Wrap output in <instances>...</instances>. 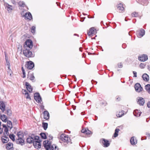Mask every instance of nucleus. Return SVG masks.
<instances>
[{
    "instance_id": "f03ea898",
    "label": "nucleus",
    "mask_w": 150,
    "mask_h": 150,
    "mask_svg": "<svg viewBox=\"0 0 150 150\" xmlns=\"http://www.w3.org/2000/svg\"><path fill=\"white\" fill-rule=\"evenodd\" d=\"M60 139L63 142L68 144H71L72 143L71 140L68 135L65 134H62L60 137Z\"/></svg>"
},
{
    "instance_id": "f8f14e48",
    "label": "nucleus",
    "mask_w": 150,
    "mask_h": 150,
    "mask_svg": "<svg viewBox=\"0 0 150 150\" xmlns=\"http://www.w3.org/2000/svg\"><path fill=\"white\" fill-rule=\"evenodd\" d=\"M139 60L142 62H144L148 59V56L145 54H142L141 56L139 57Z\"/></svg>"
},
{
    "instance_id": "8fccbe9b",
    "label": "nucleus",
    "mask_w": 150,
    "mask_h": 150,
    "mask_svg": "<svg viewBox=\"0 0 150 150\" xmlns=\"http://www.w3.org/2000/svg\"><path fill=\"white\" fill-rule=\"evenodd\" d=\"M147 106L148 108H150V102L147 103Z\"/></svg>"
},
{
    "instance_id": "39448f33",
    "label": "nucleus",
    "mask_w": 150,
    "mask_h": 150,
    "mask_svg": "<svg viewBox=\"0 0 150 150\" xmlns=\"http://www.w3.org/2000/svg\"><path fill=\"white\" fill-rule=\"evenodd\" d=\"M33 47V44L32 41L28 39L25 42V45H24L25 48L31 49Z\"/></svg>"
},
{
    "instance_id": "0eeeda50",
    "label": "nucleus",
    "mask_w": 150,
    "mask_h": 150,
    "mask_svg": "<svg viewBox=\"0 0 150 150\" xmlns=\"http://www.w3.org/2000/svg\"><path fill=\"white\" fill-rule=\"evenodd\" d=\"M145 30L143 29H140V30H137V34L139 38H141L145 34Z\"/></svg>"
},
{
    "instance_id": "bf43d9fd",
    "label": "nucleus",
    "mask_w": 150,
    "mask_h": 150,
    "mask_svg": "<svg viewBox=\"0 0 150 150\" xmlns=\"http://www.w3.org/2000/svg\"><path fill=\"white\" fill-rule=\"evenodd\" d=\"M89 102V100H88V101H87L86 102V104H88V103Z\"/></svg>"
},
{
    "instance_id": "58836bf2",
    "label": "nucleus",
    "mask_w": 150,
    "mask_h": 150,
    "mask_svg": "<svg viewBox=\"0 0 150 150\" xmlns=\"http://www.w3.org/2000/svg\"><path fill=\"white\" fill-rule=\"evenodd\" d=\"M42 127L44 130H46L47 129L48 127V124L47 123L43 122L42 123Z\"/></svg>"
},
{
    "instance_id": "5fc2aeb1",
    "label": "nucleus",
    "mask_w": 150,
    "mask_h": 150,
    "mask_svg": "<svg viewBox=\"0 0 150 150\" xmlns=\"http://www.w3.org/2000/svg\"><path fill=\"white\" fill-rule=\"evenodd\" d=\"M81 21L83 22L84 21V19L82 18L80 20Z\"/></svg>"
},
{
    "instance_id": "7c9ffc66",
    "label": "nucleus",
    "mask_w": 150,
    "mask_h": 150,
    "mask_svg": "<svg viewBox=\"0 0 150 150\" xmlns=\"http://www.w3.org/2000/svg\"><path fill=\"white\" fill-rule=\"evenodd\" d=\"M24 92L25 93L24 94L25 96V97L27 99H29L30 100H31V98L30 96H29V95L28 92L25 90L24 91Z\"/></svg>"
},
{
    "instance_id": "393cba45",
    "label": "nucleus",
    "mask_w": 150,
    "mask_h": 150,
    "mask_svg": "<svg viewBox=\"0 0 150 150\" xmlns=\"http://www.w3.org/2000/svg\"><path fill=\"white\" fill-rule=\"evenodd\" d=\"M141 112L140 110H136L134 111L133 114L136 117H139L140 116Z\"/></svg>"
},
{
    "instance_id": "7ed1b4c3",
    "label": "nucleus",
    "mask_w": 150,
    "mask_h": 150,
    "mask_svg": "<svg viewBox=\"0 0 150 150\" xmlns=\"http://www.w3.org/2000/svg\"><path fill=\"white\" fill-rule=\"evenodd\" d=\"M41 141L39 139V137L38 136H36L34 137V141L33 142V145L35 147L38 149L41 147L40 142Z\"/></svg>"
},
{
    "instance_id": "4468645a",
    "label": "nucleus",
    "mask_w": 150,
    "mask_h": 150,
    "mask_svg": "<svg viewBox=\"0 0 150 150\" xmlns=\"http://www.w3.org/2000/svg\"><path fill=\"white\" fill-rule=\"evenodd\" d=\"M25 18L26 20H30L32 18V16L30 12L26 13L23 16Z\"/></svg>"
},
{
    "instance_id": "e433bc0d",
    "label": "nucleus",
    "mask_w": 150,
    "mask_h": 150,
    "mask_svg": "<svg viewBox=\"0 0 150 150\" xmlns=\"http://www.w3.org/2000/svg\"><path fill=\"white\" fill-rule=\"evenodd\" d=\"M120 129H116L115 130V132L113 136L115 137H117L118 135V133Z\"/></svg>"
},
{
    "instance_id": "20e7f679",
    "label": "nucleus",
    "mask_w": 150,
    "mask_h": 150,
    "mask_svg": "<svg viewBox=\"0 0 150 150\" xmlns=\"http://www.w3.org/2000/svg\"><path fill=\"white\" fill-rule=\"evenodd\" d=\"M28 49H25L23 51V52L24 55L28 57H33L34 55L32 52Z\"/></svg>"
},
{
    "instance_id": "6e6552de",
    "label": "nucleus",
    "mask_w": 150,
    "mask_h": 150,
    "mask_svg": "<svg viewBox=\"0 0 150 150\" xmlns=\"http://www.w3.org/2000/svg\"><path fill=\"white\" fill-rule=\"evenodd\" d=\"M96 33V31L94 27L90 28L88 32V36L91 37L93 34H95Z\"/></svg>"
},
{
    "instance_id": "6e6d98bb",
    "label": "nucleus",
    "mask_w": 150,
    "mask_h": 150,
    "mask_svg": "<svg viewBox=\"0 0 150 150\" xmlns=\"http://www.w3.org/2000/svg\"><path fill=\"white\" fill-rule=\"evenodd\" d=\"M21 69H22V71H23V70H24V68L23 67H22V68H21Z\"/></svg>"
},
{
    "instance_id": "ddd939ff",
    "label": "nucleus",
    "mask_w": 150,
    "mask_h": 150,
    "mask_svg": "<svg viewBox=\"0 0 150 150\" xmlns=\"http://www.w3.org/2000/svg\"><path fill=\"white\" fill-rule=\"evenodd\" d=\"M9 133L7 135H4V136L1 138V140L3 143H7L9 141L8 137Z\"/></svg>"
},
{
    "instance_id": "a211bd4d",
    "label": "nucleus",
    "mask_w": 150,
    "mask_h": 150,
    "mask_svg": "<svg viewBox=\"0 0 150 150\" xmlns=\"http://www.w3.org/2000/svg\"><path fill=\"white\" fill-rule=\"evenodd\" d=\"M44 118L45 119L47 120L50 117V115L49 112L47 110L44 111L43 112Z\"/></svg>"
},
{
    "instance_id": "f257e3e1",
    "label": "nucleus",
    "mask_w": 150,
    "mask_h": 150,
    "mask_svg": "<svg viewBox=\"0 0 150 150\" xmlns=\"http://www.w3.org/2000/svg\"><path fill=\"white\" fill-rule=\"evenodd\" d=\"M44 146L47 150H58V148L56 145H52L48 141H45L43 142Z\"/></svg>"
},
{
    "instance_id": "a19ab883",
    "label": "nucleus",
    "mask_w": 150,
    "mask_h": 150,
    "mask_svg": "<svg viewBox=\"0 0 150 150\" xmlns=\"http://www.w3.org/2000/svg\"><path fill=\"white\" fill-rule=\"evenodd\" d=\"M18 4L20 6L24 7L25 6V3L23 1H20L18 3Z\"/></svg>"
},
{
    "instance_id": "a878e982",
    "label": "nucleus",
    "mask_w": 150,
    "mask_h": 150,
    "mask_svg": "<svg viewBox=\"0 0 150 150\" xmlns=\"http://www.w3.org/2000/svg\"><path fill=\"white\" fill-rule=\"evenodd\" d=\"M117 9L120 11V12H121L124 10V8L123 6V5L121 4H120L117 5Z\"/></svg>"
},
{
    "instance_id": "b1692460",
    "label": "nucleus",
    "mask_w": 150,
    "mask_h": 150,
    "mask_svg": "<svg viewBox=\"0 0 150 150\" xmlns=\"http://www.w3.org/2000/svg\"><path fill=\"white\" fill-rule=\"evenodd\" d=\"M142 77L143 80L145 81H147L149 80V76L146 74H144L142 75Z\"/></svg>"
},
{
    "instance_id": "9d476101",
    "label": "nucleus",
    "mask_w": 150,
    "mask_h": 150,
    "mask_svg": "<svg viewBox=\"0 0 150 150\" xmlns=\"http://www.w3.org/2000/svg\"><path fill=\"white\" fill-rule=\"evenodd\" d=\"M134 88L135 91L138 92H140L143 89L140 84L138 83H136L135 85Z\"/></svg>"
},
{
    "instance_id": "4d7b16f0",
    "label": "nucleus",
    "mask_w": 150,
    "mask_h": 150,
    "mask_svg": "<svg viewBox=\"0 0 150 150\" xmlns=\"http://www.w3.org/2000/svg\"><path fill=\"white\" fill-rule=\"evenodd\" d=\"M8 65V66H9V65H10V64L9 62H8V64H7Z\"/></svg>"
},
{
    "instance_id": "f704fd0d",
    "label": "nucleus",
    "mask_w": 150,
    "mask_h": 150,
    "mask_svg": "<svg viewBox=\"0 0 150 150\" xmlns=\"http://www.w3.org/2000/svg\"><path fill=\"white\" fill-rule=\"evenodd\" d=\"M125 111L123 110L121 112H120L119 113L117 114V116L118 117H122L124 115Z\"/></svg>"
},
{
    "instance_id": "423d86ee",
    "label": "nucleus",
    "mask_w": 150,
    "mask_h": 150,
    "mask_svg": "<svg viewBox=\"0 0 150 150\" xmlns=\"http://www.w3.org/2000/svg\"><path fill=\"white\" fill-rule=\"evenodd\" d=\"M25 66L28 69L31 70L34 67V63L31 61L27 62V63L25 64Z\"/></svg>"
},
{
    "instance_id": "c756f323",
    "label": "nucleus",
    "mask_w": 150,
    "mask_h": 150,
    "mask_svg": "<svg viewBox=\"0 0 150 150\" xmlns=\"http://www.w3.org/2000/svg\"><path fill=\"white\" fill-rule=\"evenodd\" d=\"M6 147L7 150H10L13 147V144L9 142L6 144Z\"/></svg>"
},
{
    "instance_id": "ea45409f",
    "label": "nucleus",
    "mask_w": 150,
    "mask_h": 150,
    "mask_svg": "<svg viewBox=\"0 0 150 150\" xmlns=\"http://www.w3.org/2000/svg\"><path fill=\"white\" fill-rule=\"evenodd\" d=\"M40 135L43 139H46L47 138V137L45 133H41L40 134Z\"/></svg>"
},
{
    "instance_id": "c03bdc74",
    "label": "nucleus",
    "mask_w": 150,
    "mask_h": 150,
    "mask_svg": "<svg viewBox=\"0 0 150 150\" xmlns=\"http://www.w3.org/2000/svg\"><path fill=\"white\" fill-rule=\"evenodd\" d=\"M35 79L34 75L33 74H31L30 76L29 79L31 81Z\"/></svg>"
},
{
    "instance_id": "1a4fd4ad",
    "label": "nucleus",
    "mask_w": 150,
    "mask_h": 150,
    "mask_svg": "<svg viewBox=\"0 0 150 150\" xmlns=\"http://www.w3.org/2000/svg\"><path fill=\"white\" fill-rule=\"evenodd\" d=\"M34 99L38 103H41L42 101V99L39 93H36L34 94Z\"/></svg>"
},
{
    "instance_id": "603ef678",
    "label": "nucleus",
    "mask_w": 150,
    "mask_h": 150,
    "mask_svg": "<svg viewBox=\"0 0 150 150\" xmlns=\"http://www.w3.org/2000/svg\"><path fill=\"white\" fill-rule=\"evenodd\" d=\"M116 100L117 101H119L120 100V98L119 97H118L117 98Z\"/></svg>"
},
{
    "instance_id": "aec40b11",
    "label": "nucleus",
    "mask_w": 150,
    "mask_h": 150,
    "mask_svg": "<svg viewBox=\"0 0 150 150\" xmlns=\"http://www.w3.org/2000/svg\"><path fill=\"white\" fill-rule=\"evenodd\" d=\"M136 1L139 3L143 5H146L148 3L147 0H136Z\"/></svg>"
},
{
    "instance_id": "cd10ccee",
    "label": "nucleus",
    "mask_w": 150,
    "mask_h": 150,
    "mask_svg": "<svg viewBox=\"0 0 150 150\" xmlns=\"http://www.w3.org/2000/svg\"><path fill=\"white\" fill-rule=\"evenodd\" d=\"M130 142L132 145H134L137 144V141L136 139H134V137L131 138Z\"/></svg>"
},
{
    "instance_id": "9b49d317",
    "label": "nucleus",
    "mask_w": 150,
    "mask_h": 150,
    "mask_svg": "<svg viewBox=\"0 0 150 150\" xmlns=\"http://www.w3.org/2000/svg\"><path fill=\"white\" fill-rule=\"evenodd\" d=\"M100 142H101L103 146L105 147H107L110 145V143L108 141L105 140L104 139H103L100 140Z\"/></svg>"
},
{
    "instance_id": "473e14b6",
    "label": "nucleus",
    "mask_w": 150,
    "mask_h": 150,
    "mask_svg": "<svg viewBox=\"0 0 150 150\" xmlns=\"http://www.w3.org/2000/svg\"><path fill=\"white\" fill-rule=\"evenodd\" d=\"M145 89L150 94V84H148L145 86Z\"/></svg>"
},
{
    "instance_id": "49530a36",
    "label": "nucleus",
    "mask_w": 150,
    "mask_h": 150,
    "mask_svg": "<svg viewBox=\"0 0 150 150\" xmlns=\"http://www.w3.org/2000/svg\"><path fill=\"white\" fill-rule=\"evenodd\" d=\"M22 73L23 75V77L24 78L25 77V70L22 71Z\"/></svg>"
},
{
    "instance_id": "dca6fc26",
    "label": "nucleus",
    "mask_w": 150,
    "mask_h": 150,
    "mask_svg": "<svg viewBox=\"0 0 150 150\" xmlns=\"http://www.w3.org/2000/svg\"><path fill=\"white\" fill-rule=\"evenodd\" d=\"M4 5L8 12H10L12 10V6L9 5L7 3H5Z\"/></svg>"
},
{
    "instance_id": "72a5a7b5",
    "label": "nucleus",
    "mask_w": 150,
    "mask_h": 150,
    "mask_svg": "<svg viewBox=\"0 0 150 150\" xmlns=\"http://www.w3.org/2000/svg\"><path fill=\"white\" fill-rule=\"evenodd\" d=\"M7 126L8 127L10 128V129H11L13 126L12 123L11 121H7Z\"/></svg>"
},
{
    "instance_id": "5701e85b",
    "label": "nucleus",
    "mask_w": 150,
    "mask_h": 150,
    "mask_svg": "<svg viewBox=\"0 0 150 150\" xmlns=\"http://www.w3.org/2000/svg\"><path fill=\"white\" fill-rule=\"evenodd\" d=\"M81 132L86 134H92L91 132L88 129H82L81 130Z\"/></svg>"
},
{
    "instance_id": "c85d7f7f",
    "label": "nucleus",
    "mask_w": 150,
    "mask_h": 150,
    "mask_svg": "<svg viewBox=\"0 0 150 150\" xmlns=\"http://www.w3.org/2000/svg\"><path fill=\"white\" fill-rule=\"evenodd\" d=\"M0 118H1L2 121L4 122H6L7 121V116L4 115H1L0 117Z\"/></svg>"
},
{
    "instance_id": "864d4df0",
    "label": "nucleus",
    "mask_w": 150,
    "mask_h": 150,
    "mask_svg": "<svg viewBox=\"0 0 150 150\" xmlns=\"http://www.w3.org/2000/svg\"><path fill=\"white\" fill-rule=\"evenodd\" d=\"M8 69L9 70H11V69H10V65H9V66H8Z\"/></svg>"
},
{
    "instance_id": "052dcab7",
    "label": "nucleus",
    "mask_w": 150,
    "mask_h": 150,
    "mask_svg": "<svg viewBox=\"0 0 150 150\" xmlns=\"http://www.w3.org/2000/svg\"><path fill=\"white\" fill-rule=\"evenodd\" d=\"M125 21H127V20H126V19H125Z\"/></svg>"
},
{
    "instance_id": "13d9d810",
    "label": "nucleus",
    "mask_w": 150,
    "mask_h": 150,
    "mask_svg": "<svg viewBox=\"0 0 150 150\" xmlns=\"http://www.w3.org/2000/svg\"><path fill=\"white\" fill-rule=\"evenodd\" d=\"M74 35H76L78 36H79V35H77V34H74Z\"/></svg>"
},
{
    "instance_id": "37998d69",
    "label": "nucleus",
    "mask_w": 150,
    "mask_h": 150,
    "mask_svg": "<svg viewBox=\"0 0 150 150\" xmlns=\"http://www.w3.org/2000/svg\"><path fill=\"white\" fill-rule=\"evenodd\" d=\"M132 16L133 17H136L138 15V13L135 12H133L132 14Z\"/></svg>"
},
{
    "instance_id": "de8ad7c7",
    "label": "nucleus",
    "mask_w": 150,
    "mask_h": 150,
    "mask_svg": "<svg viewBox=\"0 0 150 150\" xmlns=\"http://www.w3.org/2000/svg\"><path fill=\"white\" fill-rule=\"evenodd\" d=\"M133 74L134 75V76L135 77H137V72H135V71H133Z\"/></svg>"
},
{
    "instance_id": "bb28decb",
    "label": "nucleus",
    "mask_w": 150,
    "mask_h": 150,
    "mask_svg": "<svg viewBox=\"0 0 150 150\" xmlns=\"http://www.w3.org/2000/svg\"><path fill=\"white\" fill-rule=\"evenodd\" d=\"M2 125L3 127L4 128V135H6V134L7 135L8 133H9L8 129L6 125L3 124Z\"/></svg>"
},
{
    "instance_id": "2eb2a0df",
    "label": "nucleus",
    "mask_w": 150,
    "mask_h": 150,
    "mask_svg": "<svg viewBox=\"0 0 150 150\" xmlns=\"http://www.w3.org/2000/svg\"><path fill=\"white\" fill-rule=\"evenodd\" d=\"M137 103L140 105H143L144 103V100L142 97H138L137 98Z\"/></svg>"
},
{
    "instance_id": "79ce46f5",
    "label": "nucleus",
    "mask_w": 150,
    "mask_h": 150,
    "mask_svg": "<svg viewBox=\"0 0 150 150\" xmlns=\"http://www.w3.org/2000/svg\"><path fill=\"white\" fill-rule=\"evenodd\" d=\"M35 26H33L32 27L31 29V32L33 33L34 34L35 31Z\"/></svg>"
},
{
    "instance_id": "e2e57ef3",
    "label": "nucleus",
    "mask_w": 150,
    "mask_h": 150,
    "mask_svg": "<svg viewBox=\"0 0 150 150\" xmlns=\"http://www.w3.org/2000/svg\"><path fill=\"white\" fill-rule=\"evenodd\" d=\"M74 77H75V76H73Z\"/></svg>"
},
{
    "instance_id": "c9c22d12",
    "label": "nucleus",
    "mask_w": 150,
    "mask_h": 150,
    "mask_svg": "<svg viewBox=\"0 0 150 150\" xmlns=\"http://www.w3.org/2000/svg\"><path fill=\"white\" fill-rule=\"evenodd\" d=\"M6 113L9 116H11L12 115V111L9 109H7L6 111Z\"/></svg>"
},
{
    "instance_id": "412c9836",
    "label": "nucleus",
    "mask_w": 150,
    "mask_h": 150,
    "mask_svg": "<svg viewBox=\"0 0 150 150\" xmlns=\"http://www.w3.org/2000/svg\"><path fill=\"white\" fill-rule=\"evenodd\" d=\"M5 105L3 101H0V109L3 112H4L5 111Z\"/></svg>"
},
{
    "instance_id": "a18cd8bd",
    "label": "nucleus",
    "mask_w": 150,
    "mask_h": 150,
    "mask_svg": "<svg viewBox=\"0 0 150 150\" xmlns=\"http://www.w3.org/2000/svg\"><path fill=\"white\" fill-rule=\"evenodd\" d=\"M118 67L119 68H121L122 67V64L121 63H119L118 64Z\"/></svg>"
},
{
    "instance_id": "2f4dec72",
    "label": "nucleus",
    "mask_w": 150,
    "mask_h": 150,
    "mask_svg": "<svg viewBox=\"0 0 150 150\" xmlns=\"http://www.w3.org/2000/svg\"><path fill=\"white\" fill-rule=\"evenodd\" d=\"M18 138H23V134L22 132H19L17 133Z\"/></svg>"
},
{
    "instance_id": "4be33fe9",
    "label": "nucleus",
    "mask_w": 150,
    "mask_h": 150,
    "mask_svg": "<svg viewBox=\"0 0 150 150\" xmlns=\"http://www.w3.org/2000/svg\"><path fill=\"white\" fill-rule=\"evenodd\" d=\"M16 142L17 144H20L21 145H23L24 144V141L23 138H18L16 140Z\"/></svg>"
},
{
    "instance_id": "09e8293b",
    "label": "nucleus",
    "mask_w": 150,
    "mask_h": 150,
    "mask_svg": "<svg viewBox=\"0 0 150 150\" xmlns=\"http://www.w3.org/2000/svg\"><path fill=\"white\" fill-rule=\"evenodd\" d=\"M144 65L142 64H141L140 65V67L141 68H144Z\"/></svg>"
},
{
    "instance_id": "f3484780",
    "label": "nucleus",
    "mask_w": 150,
    "mask_h": 150,
    "mask_svg": "<svg viewBox=\"0 0 150 150\" xmlns=\"http://www.w3.org/2000/svg\"><path fill=\"white\" fill-rule=\"evenodd\" d=\"M25 85L27 90L30 93L32 92L33 89L31 86L30 85V84L27 82H26L25 83Z\"/></svg>"
},
{
    "instance_id": "4c0bfd02",
    "label": "nucleus",
    "mask_w": 150,
    "mask_h": 150,
    "mask_svg": "<svg viewBox=\"0 0 150 150\" xmlns=\"http://www.w3.org/2000/svg\"><path fill=\"white\" fill-rule=\"evenodd\" d=\"M8 136L13 141H15V136L14 134H10L9 135V134Z\"/></svg>"
},
{
    "instance_id": "69168bd1",
    "label": "nucleus",
    "mask_w": 150,
    "mask_h": 150,
    "mask_svg": "<svg viewBox=\"0 0 150 150\" xmlns=\"http://www.w3.org/2000/svg\"><path fill=\"white\" fill-rule=\"evenodd\" d=\"M79 49H80V51H81V50H80V48Z\"/></svg>"
},
{
    "instance_id": "3c124183",
    "label": "nucleus",
    "mask_w": 150,
    "mask_h": 150,
    "mask_svg": "<svg viewBox=\"0 0 150 150\" xmlns=\"http://www.w3.org/2000/svg\"><path fill=\"white\" fill-rule=\"evenodd\" d=\"M3 132V129L0 128V134H1Z\"/></svg>"
},
{
    "instance_id": "6ab92c4d",
    "label": "nucleus",
    "mask_w": 150,
    "mask_h": 150,
    "mask_svg": "<svg viewBox=\"0 0 150 150\" xmlns=\"http://www.w3.org/2000/svg\"><path fill=\"white\" fill-rule=\"evenodd\" d=\"M35 137L34 136H33L32 137H29L27 139V142L29 144L33 143L34 141V137Z\"/></svg>"
},
{
    "instance_id": "0e129e2a",
    "label": "nucleus",
    "mask_w": 150,
    "mask_h": 150,
    "mask_svg": "<svg viewBox=\"0 0 150 150\" xmlns=\"http://www.w3.org/2000/svg\"><path fill=\"white\" fill-rule=\"evenodd\" d=\"M1 125V122H0V125Z\"/></svg>"
},
{
    "instance_id": "680f3d73",
    "label": "nucleus",
    "mask_w": 150,
    "mask_h": 150,
    "mask_svg": "<svg viewBox=\"0 0 150 150\" xmlns=\"http://www.w3.org/2000/svg\"><path fill=\"white\" fill-rule=\"evenodd\" d=\"M148 134L149 135H149H150V134Z\"/></svg>"
}]
</instances>
